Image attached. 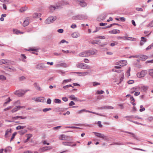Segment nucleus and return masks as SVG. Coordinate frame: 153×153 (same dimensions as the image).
I'll use <instances>...</instances> for the list:
<instances>
[{"label": "nucleus", "instance_id": "39", "mask_svg": "<svg viewBox=\"0 0 153 153\" xmlns=\"http://www.w3.org/2000/svg\"><path fill=\"white\" fill-rule=\"evenodd\" d=\"M125 132L131 134V136L132 137L134 138H136V136L134 133L131 132H128V131H125Z\"/></svg>", "mask_w": 153, "mask_h": 153}, {"label": "nucleus", "instance_id": "8", "mask_svg": "<svg viewBox=\"0 0 153 153\" xmlns=\"http://www.w3.org/2000/svg\"><path fill=\"white\" fill-rule=\"evenodd\" d=\"M27 91V90H18L15 92L14 94L19 97H21L23 96Z\"/></svg>", "mask_w": 153, "mask_h": 153}, {"label": "nucleus", "instance_id": "35", "mask_svg": "<svg viewBox=\"0 0 153 153\" xmlns=\"http://www.w3.org/2000/svg\"><path fill=\"white\" fill-rule=\"evenodd\" d=\"M61 51H62L65 53H75L74 51H70L68 50L65 51L63 50H62Z\"/></svg>", "mask_w": 153, "mask_h": 153}, {"label": "nucleus", "instance_id": "54", "mask_svg": "<svg viewBox=\"0 0 153 153\" xmlns=\"http://www.w3.org/2000/svg\"><path fill=\"white\" fill-rule=\"evenodd\" d=\"M124 78V74L123 73L122 74V76L120 77V82L119 83H118L117 84H119V83H120L123 80Z\"/></svg>", "mask_w": 153, "mask_h": 153}, {"label": "nucleus", "instance_id": "33", "mask_svg": "<svg viewBox=\"0 0 153 153\" xmlns=\"http://www.w3.org/2000/svg\"><path fill=\"white\" fill-rule=\"evenodd\" d=\"M69 98H71V99L74 101L78 100L77 98L75 97V96L74 95H70L69 96Z\"/></svg>", "mask_w": 153, "mask_h": 153}, {"label": "nucleus", "instance_id": "1", "mask_svg": "<svg viewBox=\"0 0 153 153\" xmlns=\"http://www.w3.org/2000/svg\"><path fill=\"white\" fill-rule=\"evenodd\" d=\"M76 66L78 68L84 69H90L91 67L88 65L83 63H78L76 65Z\"/></svg>", "mask_w": 153, "mask_h": 153}, {"label": "nucleus", "instance_id": "52", "mask_svg": "<svg viewBox=\"0 0 153 153\" xmlns=\"http://www.w3.org/2000/svg\"><path fill=\"white\" fill-rule=\"evenodd\" d=\"M51 110V108H45L43 109L42 111L44 112H46L49 110Z\"/></svg>", "mask_w": 153, "mask_h": 153}, {"label": "nucleus", "instance_id": "40", "mask_svg": "<svg viewBox=\"0 0 153 153\" xmlns=\"http://www.w3.org/2000/svg\"><path fill=\"white\" fill-rule=\"evenodd\" d=\"M25 126H18L17 127H16V129L17 130H19L23 129L24 128H25Z\"/></svg>", "mask_w": 153, "mask_h": 153}, {"label": "nucleus", "instance_id": "38", "mask_svg": "<svg viewBox=\"0 0 153 153\" xmlns=\"http://www.w3.org/2000/svg\"><path fill=\"white\" fill-rule=\"evenodd\" d=\"M87 111L88 110H86L85 109H83L82 110L78 111L77 112V114H80L81 113H83V112H87Z\"/></svg>", "mask_w": 153, "mask_h": 153}, {"label": "nucleus", "instance_id": "60", "mask_svg": "<svg viewBox=\"0 0 153 153\" xmlns=\"http://www.w3.org/2000/svg\"><path fill=\"white\" fill-rule=\"evenodd\" d=\"M107 109H112L114 108L113 107L109 105H106Z\"/></svg>", "mask_w": 153, "mask_h": 153}, {"label": "nucleus", "instance_id": "19", "mask_svg": "<svg viewBox=\"0 0 153 153\" xmlns=\"http://www.w3.org/2000/svg\"><path fill=\"white\" fill-rule=\"evenodd\" d=\"M147 41V39H145L144 37H142L141 38V40L140 42V45L142 46L143 45L145 42Z\"/></svg>", "mask_w": 153, "mask_h": 153}, {"label": "nucleus", "instance_id": "53", "mask_svg": "<svg viewBox=\"0 0 153 153\" xmlns=\"http://www.w3.org/2000/svg\"><path fill=\"white\" fill-rule=\"evenodd\" d=\"M147 27H153V20L147 26Z\"/></svg>", "mask_w": 153, "mask_h": 153}, {"label": "nucleus", "instance_id": "57", "mask_svg": "<svg viewBox=\"0 0 153 153\" xmlns=\"http://www.w3.org/2000/svg\"><path fill=\"white\" fill-rule=\"evenodd\" d=\"M104 93V91L102 90H101L100 91H97V94H102Z\"/></svg>", "mask_w": 153, "mask_h": 153}, {"label": "nucleus", "instance_id": "62", "mask_svg": "<svg viewBox=\"0 0 153 153\" xmlns=\"http://www.w3.org/2000/svg\"><path fill=\"white\" fill-rule=\"evenodd\" d=\"M117 105L120 107V108L121 109H123L124 108V105L123 104H118Z\"/></svg>", "mask_w": 153, "mask_h": 153}, {"label": "nucleus", "instance_id": "63", "mask_svg": "<svg viewBox=\"0 0 153 153\" xmlns=\"http://www.w3.org/2000/svg\"><path fill=\"white\" fill-rule=\"evenodd\" d=\"M131 70L130 68H129L128 70L126 72L127 74L128 75V76H130V71Z\"/></svg>", "mask_w": 153, "mask_h": 153}, {"label": "nucleus", "instance_id": "49", "mask_svg": "<svg viewBox=\"0 0 153 153\" xmlns=\"http://www.w3.org/2000/svg\"><path fill=\"white\" fill-rule=\"evenodd\" d=\"M27 9V7H25L24 8H22L19 10V11L21 12H23L25 11Z\"/></svg>", "mask_w": 153, "mask_h": 153}, {"label": "nucleus", "instance_id": "12", "mask_svg": "<svg viewBox=\"0 0 153 153\" xmlns=\"http://www.w3.org/2000/svg\"><path fill=\"white\" fill-rule=\"evenodd\" d=\"M33 100L36 102H44L45 101L44 98L41 97H39L37 98H34Z\"/></svg>", "mask_w": 153, "mask_h": 153}, {"label": "nucleus", "instance_id": "61", "mask_svg": "<svg viewBox=\"0 0 153 153\" xmlns=\"http://www.w3.org/2000/svg\"><path fill=\"white\" fill-rule=\"evenodd\" d=\"M12 108V106H9L7 107V108H4V111H5L8 110H10V109H11Z\"/></svg>", "mask_w": 153, "mask_h": 153}, {"label": "nucleus", "instance_id": "16", "mask_svg": "<svg viewBox=\"0 0 153 153\" xmlns=\"http://www.w3.org/2000/svg\"><path fill=\"white\" fill-rule=\"evenodd\" d=\"M77 74H79V76H85L88 75L89 72L88 71L84 72H75Z\"/></svg>", "mask_w": 153, "mask_h": 153}, {"label": "nucleus", "instance_id": "23", "mask_svg": "<svg viewBox=\"0 0 153 153\" xmlns=\"http://www.w3.org/2000/svg\"><path fill=\"white\" fill-rule=\"evenodd\" d=\"M119 64L121 66H123L127 64V62L126 60H123L120 61Z\"/></svg>", "mask_w": 153, "mask_h": 153}, {"label": "nucleus", "instance_id": "27", "mask_svg": "<svg viewBox=\"0 0 153 153\" xmlns=\"http://www.w3.org/2000/svg\"><path fill=\"white\" fill-rule=\"evenodd\" d=\"M34 86L35 87V88L36 90L39 91H42V89H41V88L39 86L37 83H35L34 84Z\"/></svg>", "mask_w": 153, "mask_h": 153}, {"label": "nucleus", "instance_id": "2", "mask_svg": "<svg viewBox=\"0 0 153 153\" xmlns=\"http://www.w3.org/2000/svg\"><path fill=\"white\" fill-rule=\"evenodd\" d=\"M47 67L46 64L45 63H38L36 67V69L40 70L45 69Z\"/></svg>", "mask_w": 153, "mask_h": 153}, {"label": "nucleus", "instance_id": "47", "mask_svg": "<svg viewBox=\"0 0 153 153\" xmlns=\"http://www.w3.org/2000/svg\"><path fill=\"white\" fill-rule=\"evenodd\" d=\"M93 85L94 86H96L100 85V84L97 82H93Z\"/></svg>", "mask_w": 153, "mask_h": 153}, {"label": "nucleus", "instance_id": "37", "mask_svg": "<svg viewBox=\"0 0 153 153\" xmlns=\"http://www.w3.org/2000/svg\"><path fill=\"white\" fill-rule=\"evenodd\" d=\"M117 38L118 39H122L123 40H126V36H119L117 37Z\"/></svg>", "mask_w": 153, "mask_h": 153}, {"label": "nucleus", "instance_id": "45", "mask_svg": "<svg viewBox=\"0 0 153 153\" xmlns=\"http://www.w3.org/2000/svg\"><path fill=\"white\" fill-rule=\"evenodd\" d=\"M17 133L16 132L14 133L13 134L10 140V141L11 142L12 140L14 138L15 135H16Z\"/></svg>", "mask_w": 153, "mask_h": 153}, {"label": "nucleus", "instance_id": "32", "mask_svg": "<svg viewBox=\"0 0 153 153\" xmlns=\"http://www.w3.org/2000/svg\"><path fill=\"white\" fill-rule=\"evenodd\" d=\"M71 142H62V144L64 146H71Z\"/></svg>", "mask_w": 153, "mask_h": 153}, {"label": "nucleus", "instance_id": "17", "mask_svg": "<svg viewBox=\"0 0 153 153\" xmlns=\"http://www.w3.org/2000/svg\"><path fill=\"white\" fill-rule=\"evenodd\" d=\"M79 2V4L82 7H85L87 5V4L84 0H78Z\"/></svg>", "mask_w": 153, "mask_h": 153}, {"label": "nucleus", "instance_id": "7", "mask_svg": "<svg viewBox=\"0 0 153 153\" xmlns=\"http://www.w3.org/2000/svg\"><path fill=\"white\" fill-rule=\"evenodd\" d=\"M147 71L146 70H143L140 72H138L137 74V77L139 78L144 77L147 74Z\"/></svg>", "mask_w": 153, "mask_h": 153}, {"label": "nucleus", "instance_id": "31", "mask_svg": "<svg viewBox=\"0 0 153 153\" xmlns=\"http://www.w3.org/2000/svg\"><path fill=\"white\" fill-rule=\"evenodd\" d=\"M115 19L117 20L123 22H125L126 21V19L123 17H121L119 18H116Z\"/></svg>", "mask_w": 153, "mask_h": 153}, {"label": "nucleus", "instance_id": "3", "mask_svg": "<svg viewBox=\"0 0 153 153\" xmlns=\"http://www.w3.org/2000/svg\"><path fill=\"white\" fill-rule=\"evenodd\" d=\"M59 139L60 140L70 141L72 140V138L71 137L65 134H62L59 136Z\"/></svg>", "mask_w": 153, "mask_h": 153}, {"label": "nucleus", "instance_id": "64", "mask_svg": "<svg viewBox=\"0 0 153 153\" xmlns=\"http://www.w3.org/2000/svg\"><path fill=\"white\" fill-rule=\"evenodd\" d=\"M64 30L62 29H60L57 30V32L60 33H62L63 32Z\"/></svg>", "mask_w": 153, "mask_h": 153}, {"label": "nucleus", "instance_id": "15", "mask_svg": "<svg viewBox=\"0 0 153 153\" xmlns=\"http://www.w3.org/2000/svg\"><path fill=\"white\" fill-rule=\"evenodd\" d=\"M25 106H17L15 108L12 109L11 111V112L12 113H13L18 110L20 109L21 108H25Z\"/></svg>", "mask_w": 153, "mask_h": 153}, {"label": "nucleus", "instance_id": "42", "mask_svg": "<svg viewBox=\"0 0 153 153\" xmlns=\"http://www.w3.org/2000/svg\"><path fill=\"white\" fill-rule=\"evenodd\" d=\"M149 75L153 78V69H150L149 71Z\"/></svg>", "mask_w": 153, "mask_h": 153}, {"label": "nucleus", "instance_id": "18", "mask_svg": "<svg viewBox=\"0 0 153 153\" xmlns=\"http://www.w3.org/2000/svg\"><path fill=\"white\" fill-rule=\"evenodd\" d=\"M79 56L80 57H88L87 51L82 52L79 54Z\"/></svg>", "mask_w": 153, "mask_h": 153}, {"label": "nucleus", "instance_id": "6", "mask_svg": "<svg viewBox=\"0 0 153 153\" xmlns=\"http://www.w3.org/2000/svg\"><path fill=\"white\" fill-rule=\"evenodd\" d=\"M87 51L88 56L95 55L97 53V51L95 49L88 50Z\"/></svg>", "mask_w": 153, "mask_h": 153}, {"label": "nucleus", "instance_id": "55", "mask_svg": "<svg viewBox=\"0 0 153 153\" xmlns=\"http://www.w3.org/2000/svg\"><path fill=\"white\" fill-rule=\"evenodd\" d=\"M118 44V43L117 42H114L111 43L110 44V45L111 47H113L115 45H117Z\"/></svg>", "mask_w": 153, "mask_h": 153}, {"label": "nucleus", "instance_id": "22", "mask_svg": "<svg viewBox=\"0 0 153 153\" xmlns=\"http://www.w3.org/2000/svg\"><path fill=\"white\" fill-rule=\"evenodd\" d=\"M27 118L26 117H22V116H18L15 117H12V119L13 120H16L18 118H21V119H24Z\"/></svg>", "mask_w": 153, "mask_h": 153}, {"label": "nucleus", "instance_id": "4", "mask_svg": "<svg viewBox=\"0 0 153 153\" xmlns=\"http://www.w3.org/2000/svg\"><path fill=\"white\" fill-rule=\"evenodd\" d=\"M57 19L56 16H51L48 17L45 21V23L46 24H49L54 22Z\"/></svg>", "mask_w": 153, "mask_h": 153}, {"label": "nucleus", "instance_id": "46", "mask_svg": "<svg viewBox=\"0 0 153 153\" xmlns=\"http://www.w3.org/2000/svg\"><path fill=\"white\" fill-rule=\"evenodd\" d=\"M66 128H80L79 127H77L76 126H67L65 127Z\"/></svg>", "mask_w": 153, "mask_h": 153}, {"label": "nucleus", "instance_id": "50", "mask_svg": "<svg viewBox=\"0 0 153 153\" xmlns=\"http://www.w3.org/2000/svg\"><path fill=\"white\" fill-rule=\"evenodd\" d=\"M140 109L139 111L140 112H142L143 111H144L145 110V108L143 107V105H141L140 106Z\"/></svg>", "mask_w": 153, "mask_h": 153}, {"label": "nucleus", "instance_id": "20", "mask_svg": "<svg viewBox=\"0 0 153 153\" xmlns=\"http://www.w3.org/2000/svg\"><path fill=\"white\" fill-rule=\"evenodd\" d=\"M120 32V31L119 30L117 29H114L108 32L109 33L113 34H116L117 33H119Z\"/></svg>", "mask_w": 153, "mask_h": 153}, {"label": "nucleus", "instance_id": "58", "mask_svg": "<svg viewBox=\"0 0 153 153\" xmlns=\"http://www.w3.org/2000/svg\"><path fill=\"white\" fill-rule=\"evenodd\" d=\"M60 65L61 66L66 67H67V64L65 63H63L60 64Z\"/></svg>", "mask_w": 153, "mask_h": 153}, {"label": "nucleus", "instance_id": "51", "mask_svg": "<svg viewBox=\"0 0 153 153\" xmlns=\"http://www.w3.org/2000/svg\"><path fill=\"white\" fill-rule=\"evenodd\" d=\"M153 47V43L151 45H149V46H148L146 48V50L147 51L148 50L152 48Z\"/></svg>", "mask_w": 153, "mask_h": 153}, {"label": "nucleus", "instance_id": "28", "mask_svg": "<svg viewBox=\"0 0 153 153\" xmlns=\"http://www.w3.org/2000/svg\"><path fill=\"white\" fill-rule=\"evenodd\" d=\"M73 38H77L79 36V34L78 33L74 32L71 34Z\"/></svg>", "mask_w": 153, "mask_h": 153}, {"label": "nucleus", "instance_id": "43", "mask_svg": "<svg viewBox=\"0 0 153 153\" xmlns=\"http://www.w3.org/2000/svg\"><path fill=\"white\" fill-rule=\"evenodd\" d=\"M6 79V77H5L4 76L1 75H0V79L2 80H5Z\"/></svg>", "mask_w": 153, "mask_h": 153}, {"label": "nucleus", "instance_id": "5", "mask_svg": "<svg viewBox=\"0 0 153 153\" xmlns=\"http://www.w3.org/2000/svg\"><path fill=\"white\" fill-rule=\"evenodd\" d=\"M93 133L97 137L101 138L105 140H109V138L103 134L96 132H93Z\"/></svg>", "mask_w": 153, "mask_h": 153}, {"label": "nucleus", "instance_id": "30", "mask_svg": "<svg viewBox=\"0 0 153 153\" xmlns=\"http://www.w3.org/2000/svg\"><path fill=\"white\" fill-rule=\"evenodd\" d=\"M39 151L40 152L42 153L47 150L46 146H45L40 149Z\"/></svg>", "mask_w": 153, "mask_h": 153}, {"label": "nucleus", "instance_id": "13", "mask_svg": "<svg viewBox=\"0 0 153 153\" xmlns=\"http://www.w3.org/2000/svg\"><path fill=\"white\" fill-rule=\"evenodd\" d=\"M30 19L29 17H27L26 18L22 24V25L24 27L26 26L29 25Z\"/></svg>", "mask_w": 153, "mask_h": 153}, {"label": "nucleus", "instance_id": "36", "mask_svg": "<svg viewBox=\"0 0 153 153\" xmlns=\"http://www.w3.org/2000/svg\"><path fill=\"white\" fill-rule=\"evenodd\" d=\"M32 136V134H28L27 135V139L25 141V142H27L28 140L30 139V138Z\"/></svg>", "mask_w": 153, "mask_h": 153}, {"label": "nucleus", "instance_id": "59", "mask_svg": "<svg viewBox=\"0 0 153 153\" xmlns=\"http://www.w3.org/2000/svg\"><path fill=\"white\" fill-rule=\"evenodd\" d=\"M8 71H10L9 70H11L12 71H16V69L14 68L13 67H11V68H9L8 69H7Z\"/></svg>", "mask_w": 153, "mask_h": 153}, {"label": "nucleus", "instance_id": "9", "mask_svg": "<svg viewBox=\"0 0 153 153\" xmlns=\"http://www.w3.org/2000/svg\"><path fill=\"white\" fill-rule=\"evenodd\" d=\"M87 16L85 15H79L73 17V19L75 20H81L86 19Z\"/></svg>", "mask_w": 153, "mask_h": 153}, {"label": "nucleus", "instance_id": "25", "mask_svg": "<svg viewBox=\"0 0 153 153\" xmlns=\"http://www.w3.org/2000/svg\"><path fill=\"white\" fill-rule=\"evenodd\" d=\"M41 16V13H34L33 15V17L34 18H36L40 17Z\"/></svg>", "mask_w": 153, "mask_h": 153}, {"label": "nucleus", "instance_id": "56", "mask_svg": "<svg viewBox=\"0 0 153 153\" xmlns=\"http://www.w3.org/2000/svg\"><path fill=\"white\" fill-rule=\"evenodd\" d=\"M71 81V79H65L63 81V83H65L67 82H70Z\"/></svg>", "mask_w": 153, "mask_h": 153}, {"label": "nucleus", "instance_id": "24", "mask_svg": "<svg viewBox=\"0 0 153 153\" xmlns=\"http://www.w3.org/2000/svg\"><path fill=\"white\" fill-rule=\"evenodd\" d=\"M147 56L146 55H141L139 56V58L142 60H145L147 59Z\"/></svg>", "mask_w": 153, "mask_h": 153}, {"label": "nucleus", "instance_id": "11", "mask_svg": "<svg viewBox=\"0 0 153 153\" xmlns=\"http://www.w3.org/2000/svg\"><path fill=\"white\" fill-rule=\"evenodd\" d=\"M91 43L92 44L94 45L95 44H97L99 45L100 46L103 47L104 45L106 44H102L100 42V40H93L91 42Z\"/></svg>", "mask_w": 153, "mask_h": 153}, {"label": "nucleus", "instance_id": "21", "mask_svg": "<svg viewBox=\"0 0 153 153\" xmlns=\"http://www.w3.org/2000/svg\"><path fill=\"white\" fill-rule=\"evenodd\" d=\"M149 87L147 86H140V88L141 91H146L148 89Z\"/></svg>", "mask_w": 153, "mask_h": 153}, {"label": "nucleus", "instance_id": "14", "mask_svg": "<svg viewBox=\"0 0 153 153\" xmlns=\"http://www.w3.org/2000/svg\"><path fill=\"white\" fill-rule=\"evenodd\" d=\"M10 63V61L7 59H2L0 60V65L3 64L8 65Z\"/></svg>", "mask_w": 153, "mask_h": 153}, {"label": "nucleus", "instance_id": "44", "mask_svg": "<svg viewBox=\"0 0 153 153\" xmlns=\"http://www.w3.org/2000/svg\"><path fill=\"white\" fill-rule=\"evenodd\" d=\"M54 102L56 103H60L61 102V100L58 99H55L54 100Z\"/></svg>", "mask_w": 153, "mask_h": 153}, {"label": "nucleus", "instance_id": "34", "mask_svg": "<svg viewBox=\"0 0 153 153\" xmlns=\"http://www.w3.org/2000/svg\"><path fill=\"white\" fill-rule=\"evenodd\" d=\"M26 57L25 56V54H21V59L24 62H25V59H26Z\"/></svg>", "mask_w": 153, "mask_h": 153}, {"label": "nucleus", "instance_id": "26", "mask_svg": "<svg viewBox=\"0 0 153 153\" xmlns=\"http://www.w3.org/2000/svg\"><path fill=\"white\" fill-rule=\"evenodd\" d=\"M13 33L16 34H22L24 33L23 32H21L19 30L16 29H13Z\"/></svg>", "mask_w": 153, "mask_h": 153}, {"label": "nucleus", "instance_id": "10", "mask_svg": "<svg viewBox=\"0 0 153 153\" xmlns=\"http://www.w3.org/2000/svg\"><path fill=\"white\" fill-rule=\"evenodd\" d=\"M12 130L11 128L7 129L6 131L4 134V137L7 138L10 136L11 134Z\"/></svg>", "mask_w": 153, "mask_h": 153}, {"label": "nucleus", "instance_id": "48", "mask_svg": "<svg viewBox=\"0 0 153 153\" xmlns=\"http://www.w3.org/2000/svg\"><path fill=\"white\" fill-rule=\"evenodd\" d=\"M124 118L128 119H134V116L133 115L126 116L124 117Z\"/></svg>", "mask_w": 153, "mask_h": 153}, {"label": "nucleus", "instance_id": "41", "mask_svg": "<svg viewBox=\"0 0 153 153\" xmlns=\"http://www.w3.org/2000/svg\"><path fill=\"white\" fill-rule=\"evenodd\" d=\"M7 100V101L4 103V105H5L6 104L9 103L11 101V100L9 97H8Z\"/></svg>", "mask_w": 153, "mask_h": 153}, {"label": "nucleus", "instance_id": "29", "mask_svg": "<svg viewBox=\"0 0 153 153\" xmlns=\"http://www.w3.org/2000/svg\"><path fill=\"white\" fill-rule=\"evenodd\" d=\"M140 89V86L135 87L131 88V89L133 90V91L131 92V93H133L134 92L137 91Z\"/></svg>", "mask_w": 153, "mask_h": 153}]
</instances>
